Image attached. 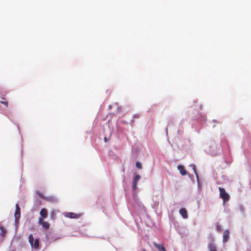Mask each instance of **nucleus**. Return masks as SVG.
<instances>
[{"mask_svg":"<svg viewBox=\"0 0 251 251\" xmlns=\"http://www.w3.org/2000/svg\"><path fill=\"white\" fill-rule=\"evenodd\" d=\"M204 151L211 155H216L220 153L222 151L220 144H216L214 141L204 144L202 147Z\"/></svg>","mask_w":251,"mask_h":251,"instance_id":"f257e3e1","label":"nucleus"},{"mask_svg":"<svg viewBox=\"0 0 251 251\" xmlns=\"http://www.w3.org/2000/svg\"><path fill=\"white\" fill-rule=\"evenodd\" d=\"M36 193L39 197L43 199H44L48 201L51 202H56L58 201V199L55 196H50L45 197L43 194L39 191H36Z\"/></svg>","mask_w":251,"mask_h":251,"instance_id":"f03ea898","label":"nucleus"},{"mask_svg":"<svg viewBox=\"0 0 251 251\" xmlns=\"http://www.w3.org/2000/svg\"><path fill=\"white\" fill-rule=\"evenodd\" d=\"M219 191H220V196L221 198L223 199L224 201V203L226 202V201H228L229 198V196L225 190L224 188L219 187Z\"/></svg>","mask_w":251,"mask_h":251,"instance_id":"7ed1b4c3","label":"nucleus"},{"mask_svg":"<svg viewBox=\"0 0 251 251\" xmlns=\"http://www.w3.org/2000/svg\"><path fill=\"white\" fill-rule=\"evenodd\" d=\"M40 217L39 218V223L41 222L42 220L48 217V212L46 209L42 208L40 211Z\"/></svg>","mask_w":251,"mask_h":251,"instance_id":"20e7f679","label":"nucleus"},{"mask_svg":"<svg viewBox=\"0 0 251 251\" xmlns=\"http://www.w3.org/2000/svg\"><path fill=\"white\" fill-rule=\"evenodd\" d=\"M141 176L138 174L136 175V176L133 178L132 184V189L133 191H135L136 190L137 184Z\"/></svg>","mask_w":251,"mask_h":251,"instance_id":"39448f33","label":"nucleus"},{"mask_svg":"<svg viewBox=\"0 0 251 251\" xmlns=\"http://www.w3.org/2000/svg\"><path fill=\"white\" fill-rule=\"evenodd\" d=\"M63 215L65 217L71 219H78L80 217V215L76 214L73 212H64L63 213Z\"/></svg>","mask_w":251,"mask_h":251,"instance_id":"423d86ee","label":"nucleus"},{"mask_svg":"<svg viewBox=\"0 0 251 251\" xmlns=\"http://www.w3.org/2000/svg\"><path fill=\"white\" fill-rule=\"evenodd\" d=\"M229 238V231L227 229L224 231L223 233V243H226Z\"/></svg>","mask_w":251,"mask_h":251,"instance_id":"0eeeda50","label":"nucleus"},{"mask_svg":"<svg viewBox=\"0 0 251 251\" xmlns=\"http://www.w3.org/2000/svg\"><path fill=\"white\" fill-rule=\"evenodd\" d=\"M177 170L179 171L180 174L182 176H185L187 174V171H186L184 167L182 165H178L177 166Z\"/></svg>","mask_w":251,"mask_h":251,"instance_id":"6e6552de","label":"nucleus"},{"mask_svg":"<svg viewBox=\"0 0 251 251\" xmlns=\"http://www.w3.org/2000/svg\"><path fill=\"white\" fill-rule=\"evenodd\" d=\"M179 212L183 219H187L188 218L187 212L185 208H180Z\"/></svg>","mask_w":251,"mask_h":251,"instance_id":"1a4fd4ad","label":"nucleus"},{"mask_svg":"<svg viewBox=\"0 0 251 251\" xmlns=\"http://www.w3.org/2000/svg\"><path fill=\"white\" fill-rule=\"evenodd\" d=\"M21 216V212H20V208L19 206L18 203L16 204V210L14 214L15 218L18 217L20 218Z\"/></svg>","mask_w":251,"mask_h":251,"instance_id":"9d476101","label":"nucleus"},{"mask_svg":"<svg viewBox=\"0 0 251 251\" xmlns=\"http://www.w3.org/2000/svg\"><path fill=\"white\" fill-rule=\"evenodd\" d=\"M31 248L33 250H37L39 247V240L38 239H36L30 245Z\"/></svg>","mask_w":251,"mask_h":251,"instance_id":"9b49d317","label":"nucleus"},{"mask_svg":"<svg viewBox=\"0 0 251 251\" xmlns=\"http://www.w3.org/2000/svg\"><path fill=\"white\" fill-rule=\"evenodd\" d=\"M38 224L40 225H42L43 228L45 229H48L50 227V224L47 222H44V220H42L41 222L39 223Z\"/></svg>","mask_w":251,"mask_h":251,"instance_id":"f8f14e48","label":"nucleus"},{"mask_svg":"<svg viewBox=\"0 0 251 251\" xmlns=\"http://www.w3.org/2000/svg\"><path fill=\"white\" fill-rule=\"evenodd\" d=\"M190 166L192 167L193 170L194 171V173L195 174V175L196 176V177H197V182H198V189H200V181H199V178L198 175L197 171H196V167H195V165L194 164L190 165Z\"/></svg>","mask_w":251,"mask_h":251,"instance_id":"ddd939ff","label":"nucleus"},{"mask_svg":"<svg viewBox=\"0 0 251 251\" xmlns=\"http://www.w3.org/2000/svg\"><path fill=\"white\" fill-rule=\"evenodd\" d=\"M154 246L156 247L158 251H166L165 248L161 244H157L153 242Z\"/></svg>","mask_w":251,"mask_h":251,"instance_id":"4468645a","label":"nucleus"},{"mask_svg":"<svg viewBox=\"0 0 251 251\" xmlns=\"http://www.w3.org/2000/svg\"><path fill=\"white\" fill-rule=\"evenodd\" d=\"M208 249L209 251H217L215 245L212 243L208 244Z\"/></svg>","mask_w":251,"mask_h":251,"instance_id":"2eb2a0df","label":"nucleus"},{"mask_svg":"<svg viewBox=\"0 0 251 251\" xmlns=\"http://www.w3.org/2000/svg\"><path fill=\"white\" fill-rule=\"evenodd\" d=\"M34 240H35L34 239L32 234H30L28 237V241L30 244L31 245V243H32L34 241Z\"/></svg>","mask_w":251,"mask_h":251,"instance_id":"dca6fc26","label":"nucleus"},{"mask_svg":"<svg viewBox=\"0 0 251 251\" xmlns=\"http://www.w3.org/2000/svg\"><path fill=\"white\" fill-rule=\"evenodd\" d=\"M135 165L136 167L140 169L142 168V164L140 162H136Z\"/></svg>","mask_w":251,"mask_h":251,"instance_id":"f3484780","label":"nucleus"},{"mask_svg":"<svg viewBox=\"0 0 251 251\" xmlns=\"http://www.w3.org/2000/svg\"><path fill=\"white\" fill-rule=\"evenodd\" d=\"M0 229L1 230V233H0L1 235L3 236L4 235V234L5 233L6 231L4 230V228L2 226H1L0 227Z\"/></svg>","mask_w":251,"mask_h":251,"instance_id":"a211bd4d","label":"nucleus"},{"mask_svg":"<svg viewBox=\"0 0 251 251\" xmlns=\"http://www.w3.org/2000/svg\"><path fill=\"white\" fill-rule=\"evenodd\" d=\"M19 219H20V218H18V217L15 218V222L16 224L19 223Z\"/></svg>","mask_w":251,"mask_h":251,"instance_id":"6ab92c4d","label":"nucleus"},{"mask_svg":"<svg viewBox=\"0 0 251 251\" xmlns=\"http://www.w3.org/2000/svg\"><path fill=\"white\" fill-rule=\"evenodd\" d=\"M217 229L218 231H221L222 230L221 226H219V225H218L217 226Z\"/></svg>","mask_w":251,"mask_h":251,"instance_id":"aec40b11","label":"nucleus"},{"mask_svg":"<svg viewBox=\"0 0 251 251\" xmlns=\"http://www.w3.org/2000/svg\"><path fill=\"white\" fill-rule=\"evenodd\" d=\"M206 119L205 116H201V120L202 121H205Z\"/></svg>","mask_w":251,"mask_h":251,"instance_id":"412c9836","label":"nucleus"},{"mask_svg":"<svg viewBox=\"0 0 251 251\" xmlns=\"http://www.w3.org/2000/svg\"><path fill=\"white\" fill-rule=\"evenodd\" d=\"M1 103L4 104L6 105V106H8V103L7 102H5V101H1L0 102Z\"/></svg>","mask_w":251,"mask_h":251,"instance_id":"4be33fe9","label":"nucleus"},{"mask_svg":"<svg viewBox=\"0 0 251 251\" xmlns=\"http://www.w3.org/2000/svg\"><path fill=\"white\" fill-rule=\"evenodd\" d=\"M138 117V115H133V117H134V118H137V117Z\"/></svg>","mask_w":251,"mask_h":251,"instance_id":"5701e85b","label":"nucleus"},{"mask_svg":"<svg viewBox=\"0 0 251 251\" xmlns=\"http://www.w3.org/2000/svg\"><path fill=\"white\" fill-rule=\"evenodd\" d=\"M104 140H105V142H106V140H107V138L106 137L104 138Z\"/></svg>","mask_w":251,"mask_h":251,"instance_id":"b1692460","label":"nucleus"},{"mask_svg":"<svg viewBox=\"0 0 251 251\" xmlns=\"http://www.w3.org/2000/svg\"><path fill=\"white\" fill-rule=\"evenodd\" d=\"M142 251H147L146 250H145V249H143Z\"/></svg>","mask_w":251,"mask_h":251,"instance_id":"393cba45","label":"nucleus"}]
</instances>
